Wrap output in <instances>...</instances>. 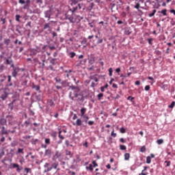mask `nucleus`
<instances>
[{"mask_svg":"<svg viewBox=\"0 0 175 175\" xmlns=\"http://www.w3.org/2000/svg\"><path fill=\"white\" fill-rule=\"evenodd\" d=\"M41 61L42 63L40 62V61H39V58L38 57H35L34 59H33V62L35 64V65H36L37 64H39L40 68L43 69V68H44V62H46V59H42Z\"/></svg>","mask_w":175,"mask_h":175,"instance_id":"nucleus-1","label":"nucleus"},{"mask_svg":"<svg viewBox=\"0 0 175 175\" xmlns=\"http://www.w3.org/2000/svg\"><path fill=\"white\" fill-rule=\"evenodd\" d=\"M57 167H58V162H55L53 163L51 166L50 167L46 168L44 172L45 173H47L49 172H51V170H53V169H57Z\"/></svg>","mask_w":175,"mask_h":175,"instance_id":"nucleus-2","label":"nucleus"},{"mask_svg":"<svg viewBox=\"0 0 175 175\" xmlns=\"http://www.w3.org/2000/svg\"><path fill=\"white\" fill-rule=\"evenodd\" d=\"M6 65H11V68H14V64H13V60L12 59V57H8L5 60Z\"/></svg>","mask_w":175,"mask_h":175,"instance_id":"nucleus-3","label":"nucleus"},{"mask_svg":"<svg viewBox=\"0 0 175 175\" xmlns=\"http://www.w3.org/2000/svg\"><path fill=\"white\" fill-rule=\"evenodd\" d=\"M11 165L12 166V169L16 168V172L18 173H20V172H21V170H23V167H20V165L17 163H12Z\"/></svg>","mask_w":175,"mask_h":175,"instance_id":"nucleus-4","label":"nucleus"},{"mask_svg":"<svg viewBox=\"0 0 175 175\" xmlns=\"http://www.w3.org/2000/svg\"><path fill=\"white\" fill-rule=\"evenodd\" d=\"M8 96L9 93H8L6 90H4L3 94L1 95L0 98L2 99V100H5Z\"/></svg>","mask_w":175,"mask_h":175,"instance_id":"nucleus-5","label":"nucleus"},{"mask_svg":"<svg viewBox=\"0 0 175 175\" xmlns=\"http://www.w3.org/2000/svg\"><path fill=\"white\" fill-rule=\"evenodd\" d=\"M20 72V68H13V72L12 73V75L13 77H17V75Z\"/></svg>","mask_w":175,"mask_h":175,"instance_id":"nucleus-6","label":"nucleus"},{"mask_svg":"<svg viewBox=\"0 0 175 175\" xmlns=\"http://www.w3.org/2000/svg\"><path fill=\"white\" fill-rule=\"evenodd\" d=\"M77 9H81V4H77V5L74 6L72 9H70V10L72 11V13H75V10H77Z\"/></svg>","mask_w":175,"mask_h":175,"instance_id":"nucleus-7","label":"nucleus"},{"mask_svg":"<svg viewBox=\"0 0 175 175\" xmlns=\"http://www.w3.org/2000/svg\"><path fill=\"white\" fill-rule=\"evenodd\" d=\"M48 106H50V107H54L55 106V103H54V100L53 99H49L47 101Z\"/></svg>","mask_w":175,"mask_h":175,"instance_id":"nucleus-8","label":"nucleus"},{"mask_svg":"<svg viewBox=\"0 0 175 175\" xmlns=\"http://www.w3.org/2000/svg\"><path fill=\"white\" fill-rule=\"evenodd\" d=\"M51 154H53V152H51V149H46L45 150L44 155L46 157H49L50 158V157H51Z\"/></svg>","mask_w":175,"mask_h":175,"instance_id":"nucleus-9","label":"nucleus"},{"mask_svg":"<svg viewBox=\"0 0 175 175\" xmlns=\"http://www.w3.org/2000/svg\"><path fill=\"white\" fill-rule=\"evenodd\" d=\"M31 88L36 90V91H40V86L39 85H36L35 83H32Z\"/></svg>","mask_w":175,"mask_h":175,"instance_id":"nucleus-10","label":"nucleus"},{"mask_svg":"<svg viewBox=\"0 0 175 175\" xmlns=\"http://www.w3.org/2000/svg\"><path fill=\"white\" fill-rule=\"evenodd\" d=\"M87 112V108H82L81 109V117H84L85 116V113Z\"/></svg>","mask_w":175,"mask_h":175,"instance_id":"nucleus-11","label":"nucleus"},{"mask_svg":"<svg viewBox=\"0 0 175 175\" xmlns=\"http://www.w3.org/2000/svg\"><path fill=\"white\" fill-rule=\"evenodd\" d=\"M9 133L8 132V130L5 128V126H2L1 129V135H8Z\"/></svg>","mask_w":175,"mask_h":175,"instance_id":"nucleus-12","label":"nucleus"},{"mask_svg":"<svg viewBox=\"0 0 175 175\" xmlns=\"http://www.w3.org/2000/svg\"><path fill=\"white\" fill-rule=\"evenodd\" d=\"M59 131V139H61V140H64L65 139V137H64V135H61L62 133V131L61 130V129H58Z\"/></svg>","mask_w":175,"mask_h":175,"instance_id":"nucleus-13","label":"nucleus"},{"mask_svg":"<svg viewBox=\"0 0 175 175\" xmlns=\"http://www.w3.org/2000/svg\"><path fill=\"white\" fill-rule=\"evenodd\" d=\"M82 124H83V121H81L80 119H77L76 124H73V125H77V126H81Z\"/></svg>","mask_w":175,"mask_h":175,"instance_id":"nucleus-14","label":"nucleus"},{"mask_svg":"<svg viewBox=\"0 0 175 175\" xmlns=\"http://www.w3.org/2000/svg\"><path fill=\"white\" fill-rule=\"evenodd\" d=\"M130 158H131V154L129 153L124 154V160L125 161H129Z\"/></svg>","mask_w":175,"mask_h":175,"instance_id":"nucleus-15","label":"nucleus"},{"mask_svg":"<svg viewBox=\"0 0 175 175\" xmlns=\"http://www.w3.org/2000/svg\"><path fill=\"white\" fill-rule=\"evenodd\" d=\"M81 96V95L79 93H74V96L71 97L72 100H75V98H78Z\"/></svg>","mask_w":175,"mask_h":175,"instance_id":"nucleus-16","label":"nucleus"},{"mask_svg":"<svg viewBox=\"0 0 175 175\" xmlns=\"http://www.w3.org/2000/svg\"><path fill=\"white\" fill-rule=\"evenodd\" d=\"M6 119L1 118L0 119L1 125H6Z\"/></svg>","mask_w":175,"mask_h":175,"instance_id":"nucleus-17","label":"nucleus"},{"mask_svg":"<svg viewBox=\"0 0 175 175\" xmlns=\"http://www.w3.org/2000/svg\"><path fill=\"white\" fill-rule=\"evenodd\" d=\"M86 170H90L92 172L94 170V167H92V165L90 164L89 166H86Z\"/></svg>","mask_w":175,"mask_h":175,"instance_id":"nucleus-18","label":"nucleus"},{"mask_svg":"<svg viewBox=\"0 0 175 175\" xmlns=\"http://www.w3.org/2000/svg\"><path fill=\"white\" fill-rule=\"evenodd\" d=\"M78 2L79 1L77 0H71L70 5H71V6H75V5H77Z\"/></svg>","mask_w":175,"mask_h":175,"instance_id":"nucleus-19","label":"nucleus"},{"mask_svg":"<svg viewBox=\"0 0 175 175\" xmlns=\"http://www.w3.org/2000/svg\"><path fill=\"white\" fill-rule=\"evenodd\" d=\"M62 155V154L61 152H59V151H56L55 154V157L56 158H60V157Z\"/></svg>","mask_w":175,"mask_h":175,"instance_id":"nucleus-20","label":"nucleus"},{"mask_svg":"<svg viewBox=\"0 0 175 175\" xmlns=\"http://www.w3.org/2000/svg\"><path fill=\"white\" fill-rule=\"evenodd\" d=\"M166 12H167V10L165 9L161 11H159V13H161L163 16H167V14L166 13Z\"/></svg>","mask_w":175,"mask_h":175,"instance_id":"nucleus-21","label":"nucleus"},{"mask_svg":"<svg viewBox=\"0 0 175 175\" xmlns=\"http://www.w3.org/2000/svg\"><path fill=\"white\" fill-rule=\"evenodd\" d=\"M25 172H26V174H28V173H32V170H31V168L25 167Z\"/></svg>","mask_w":175,"mask_h":175,"instance_id":"nucleus-22","label":"nucleus"},{"mask_svg":"<svg viewBox=\"0 0 175 175\" xmlns=\"http://www.w3.org/2000/svg\"><path fill=\"white\" fill-rule=\"evenodd\" d=\"M16 154H24V148H18Z\"/></svg>","mask_w":175,"mask_h":175,"instance_id":"nucleus-23","label":"nucleus"},{"mask_svg":"<svg viewBox=\"0 0 175 175\" xmlns=\"http://www.w3.org/2000/svg\"><path fill=\"white\" fill-rule=\"evenodd\" d=\"M68 20H69L70 23H76V19L75 18H73V16L70 17Z\"/></svg>","mask_w":175,"mask_h":175,"instance_id":"nucleus-24","label":"nucleus"},{"mask_svg":"<svg viewBox=\"0 0 175 175\" xmlns=\"http://www.w3.org/2000/svg\"><path fill=\"white\" fill-rule=\"evenodd\" d=\"M155 13H157V10H153L152 13H150L148 14L149 17H152L155 16Z\"/></svg>","mask_w":175,"mask_h":175,"instance_id":"nucleus-25","label":"nucleus"},{"mask_svg":"<svg viewBox=\"0 0 175 175\" xmlns=\"http://www.w3.org/2000/svg\"><path fill=\"white\" fill-rule=\"evenodd\" d=\"M4 44H6V46H9V44H10V39L4 40Z\"/></svg>","mask_w":175,"mask_h":175,"instance_id":"nucleus-26","label":"nucleus"},{"mask_svg":"<svg viewBox=\"0 0 175 175\" xmlns=\"http://www.w3.org/2000/svg\"><path fill=\"white\" fill-rule=\"evenodd\" d=\"M97 98L98 99V100H100L102 99V98H103V93H100L97 95Z\"/></svg>","mask_w":175,"mask_h":175,"instance_id":"nucleus-27","label":"nucleus"},{"mask_svg":"<svg viewBox=\"0 0 175 175\" xmlns=\"http://www.w3.org/2000/svg\"><path fill=\"white\" fill-rule=\"evenodd\" d=\"M82 118H85V122H88V120H90V117L88 116V115H84Z\"/></svg>","mask_w":175,"mask_h":175,"instance_id":"nucleus-28","label":"nucleus"},{"mask_svg":"<svg viewBox=\"0 0 175 175\" xmlns=\"http://www.w3.org/2000/svg\"><path fill=\"white\" fill-rule=\"evenodd\" d=\"M157 143L159 145L163 144V139H157Z\"/></svg>","mask_w":175,"mask_h":175,"instance_id":"nucleus-29","label":"nucleus"},{"mask_svg":"<svg viewBox=\"0 0 175 175\" xmlns=\"http://www.w3.org/2000/svg\"><path fill=\"white\" fill-rule=\"evenodd\" d=\"M146 163H148V164L151 163V157L148 156L146 157Z\"/></svg>","mask_w":175,"mask_h":175,"instance_id":"nucleus-30","label":"nucleus"},{"mask_svg":"<svg viewBox=\"0 0 175 175\" xmlns=\"http://www.w3.org/2000/svg\"><path fill=\"white\" fill-rule=\"evenodd\" d=\"M50 143H51L50 138H46L45 139V144H46L47 146H49V144H50Z\"/></svg>","mask_w":175,"mask_h":175,"instance_id":"nucleus-31","label":"nucleus"},{"mask_svg":"<svg viewBox=\"0 0 175 175\" xmlns=\"http://www.w3.org/2000/svg\"><path fill=\"white\" fill-rule=\"evenodd\" d=\"M116 9H117V8L116 7V4L113 3L111 8V12H114Z\"/></svg>","mask_w":175,"mask_h":175,"instance_id":"nucleus-32","label":"nucleus"},{"mask_svg":"<svg viewBox=\"0 0 175 175\" xmlns=\"http://www.w3.org/2000/svg\"><path fill=\"white\" fill-rule=\"evenodd\" d=\"M5 156V151L1 150L0 152V159H2V158Z\"/></svg>","mask_w":175,"mask_h":175,"instance_id":"nucleus-33","label":"nucleus"},{"mask_svg":"<svg viewBox=\"0 0 175 175\" xmlns=\"http://www.w3.org/2000/svg\"><path fill=\"white\" fill-rule=\"evenodd\" d=\"M120 133H125L126 132V130H125V129L124 127H121L120 129Z\"/></svg>","mask_w":175,"mask_h":175,"instance_id":"nucleus-34","label":"nucleus"},{"mask_svg":"<svg viewBox=\"0 0 175 175\" xmlns=\"http://www.w3.org/2000/svg\"><path fill=\"white\" fill-rule=\"evenodd\" d=\"M75 56H76V53H75V52L70 53V58H75Z\"/></svg>","mask_w":175,"mask_h":175,"instance_id":"nucleus-35","label":"nucleus"},{"mask_svg":"<svg viewBox=\"0 0 175 175\" xmlns=\"http://www.w3.org/2000/svg\"><path fill=\"white\" fill-rule=\"evenodd\" d=\"M174 105H175V102L174 101H172L171 105L168 106V107L170 109H173V107H174Z\"/></svg>","mask_w":175,"mask_h":175,"instance_id":"nucleus-36","label":"nucleus"},{"mask_svg":"<svg viewBox=\"0 0 175 175\" xmlns=\"http://www.w3.org/2000/svg\"><path fill=\"white\" fill-rule=\"evenodd\" d=\"M120 148L122 150H126V146H125V145H120Z\"/></svg>","mask_w":175,"mask_h":175,"instance_id":"nucleus-37","label":"nucleus"},{"mask_svg":"<svg viewBox=\"0 0 175 175\" xmlns=\"http://www.w3.org/2000/svg\"><path fill=\"white\" fill-rule=\"evenodd\" d=\"M109 76H110V77H111V76H113V68H110L109 69Z\"/></svg>","mask_w":175,"mask_h":175,"instance_id":"nucleus-38","label":"nucleus"},{"mask_svg":"<svg viewBox=\"0 0 175 175\" xmlns=\"http://www.w3.org/2000/svg\"><path fill=\"white\" fill-rule=\"evenodd\" d=\"M111 135L112 136V137H117V133H114V129H113Z\"/></svg>","mask_w":175,"mask_h":175,"instance_id":"nucleus-39","label":"nucleus"},{"mask_svg":"<svg viewBox=\"0 0 175 175\" xmlns=\"http://www.w3.org/2000/svg\"><path fill=\"white\" fill-rule=\"evenodd\" d=\"M140 152H146V146H142L141 148H140Z\"/></svg>","mask_w":175,"mask_h":175,"instance_id":"nucleus-40","label":"nucleus"},{"mask_svg":"<svg viewBox=\"0 0 175 175\" xmlns=\"http://www.w3.org/2000/svg\"><path fill=\"white\" fill-rule=\"evenodd\" d=\"M47 28H50V23H46L44 26V29H47Z\"/></svg>","mask_w":175,"mask_h":175,"instance_id":"nucleus-41","label":"nucleus"},{"mask_svg":"<svg viewBox=\"0 0 175 175\" xmlns=\"http://www.w3.org/2000/svg\"><path fill=\"white\" fill-rule=\"evenodd\" d=\"M47 69L49 70H52V71L55 70V69H54V67H53V66H51V65L49 66Z\"/></svg>","mask_w":175,"mask_h":175,"instance_id":"nucleus-42","label":"nucleus"},{"mask_svg":"<svg viewBox=\"0 0 175 175\" xmlns=\"http://www.w3.org/2000/svg\"><path fill=\"white\" fill-rule=\"evenodd\" d=\"M24 125L26 126V128H28V126H29V121H25L24 122Z\"/></svg>","mask_w":175,"mask_h":175,"instance_id":"nucleus-43","label":"nucleus"},{"mask_svg":"<svg viewBox=\"0 0 175 175\" xmlns=\"http://www.w3.org/2000/svg\"><path fill=\"white\" fill-rule=\"evenodd\" d=\"M133 99H135L134 97H132L131 96H129L128 98H127V100H131V102H133Z\"/></svg>","mask_w":175,"mask_h":175,"instance_id":"nucleus-44","label":"nucleus"},{"mask_svg":"<svg viewBox=\"0 0 175 175\" xmlns=\"http://www.w3.org/2000/svg\"><path fill=\"white\" fill-rule=\"evenodd\" d=\"M92 164H93V167H96V166H98V163H96V161H93Z\"/></svg>","mask_w":175,"mask_h":175,"instance_id":"nucleus-45","label":"nucleus"},{"mask_svg":"<svg viewBox=\"0 0 175 175\" xmlns=\"http://www.w3.org/2000/svg\"><path fill=\"white\" fill-rule=\"evenodd\" d=\"M72 16L68 14H66V16H65V20H69V18H70Z\"/></svg>","mask_w":175,"mask_h":175,"instance_id":"nucleus-46","label":"nucleus"},{"mask_svg":"<svg viewBox=\"0 0 175 175\" xmlns=\"http://www.w3.org/2000/svg\"><path fill=\"white\" fill-rule=\"evenodd\" d=\"M21 18V16L20 15H16V21H20V18Z\"/></svg>","mask_w":175,"mask_h":175,"instance_id":"nucleus-47","label":"nucleus"},{"mask_svg":"<svg viewBox=\"0 0 175 175\" xmlns=\"http://www.w3.org/2000/svg\"><path fill=\"white\" fill-rule=\"evenodd\" d=\"M165 163H167L165 167H168V166H170L171 162H170V161H165Z\"/></svg>","mask_w":175,"mask_h":175,"instance_id":"nucleus-48","label":"nucleus"},{"mask_svg":"<svg viewBox=\"0 0 175 175\" xmlns=\"http://www.w3.org/2000/svg\"><path fill=\"white\" fill-rule=\"evenodd\" d=\"M100 43H103V39H98L97 41V44H100Z\"/></svg>","mask_w":175,"mask_h":175,"instance_id":"nucleus-49","label":"nucleus"},{"mask_svg":"<svg viewBox=\"0 0 175 175\" xmlns=\"http://www.w3.org/2000/svg\"><path fill=\"white\" fill-rule=\"evenodd\" d=\"M31 24L32 23L29 21L27 23L26 27H29L30 28H31L32 27Z\"/></svg>","mask_w":175,"mask_h":175,"instance_id":"nucleus-50","label":"nucleus"},{"mask_svg":"<svg viewBox=\"0 0 175 175\" xmlns=\"http://www.w3.org/2000/svg\"><path fill=\"white\" fill-rule=\"evenodd\" d=\"M70 90H77V87L75 86V85H71L70 86Z\"/></svg>","mask_w":175,"mask_h":175,"instance_id":"nucleus-51","label":"nucleus"},{"mask_svg":"<svg viewBox=\"0 0 175 175\" xmlns=\"http://www.w3.org/2000/svg\"><path fill=\"white\" fill-rule=\"evenodd\" d=\"M31 53H33L34 55H36V54H38V51H36V49H32Z\"/></svg>","mask_w":175,"mask_h":175,"instance_id":"nucleus-52","label":"nucleus"},{"mask_svg":"<svg viewBox=\"0 0 175 175\" xmlns=\"http://www.w3.org/2000/svg\"><path fill=\"white\" fill-rule=\"evenodd\" d=\"M1 21H2V24H5L6 23V18H1Z\"/></svg>","mask_w":175,"mask_h":175,"instance_id":"nucleus-53","label":"nucleus"},{"mask_svg":"<svg viewBox=\"0 0 175 175\" xmlns=\"http://www.w3.org/2000/svg\"><path fill=\"white\" fill-rule=\"evenodd\" d=\"M66 155L72 156V152H70V151H69V150H66Z\"/></svg>","mask_w":175,"mask_h":175,"instance_id":"nucleus-54","label":"nucleus"},{"mask_svg":"<svg viewBox=\"0 0 175 175\" xmlns=\"http://www.w3.org/2000/svg\"><path fill=\"white\" fill-rule=\"evenodd\" d=\"M49 166H50V164L49 163H45L44 167H46V169H49V167H50Z\"/></svg>","mask_w":175,"mask_h":175,"instance_id":"nucleus-55","label":"nucleus"},{"mask_svg":"<svg viewBox=\"0 0 175 175\" xmlns=\"http://www.w3.org/2000/svg\"><path fill=\"white\" fill-rule=\"evenodd\" d=\"M139 8H140V3H137L136 5H135V9H139Z\"/></svg>","mask_w":175,"mask_h":175,"instance_id":"nucleus-56","label":"nucleus"},{"mask_svg":"<svg viewBox=\"0 0 175 175\" xmlns=\"http://www.w3.org/2000/svg\"><path fill=\"white\" fill-rule=\"evenodd\" d=\"M88 125H94V121H92V120H90L88 122Z\"/></svg>","mask_w":175,"mask_h":175,"instance_id":"nucleus-57","label":"nucleus"},{"mask_svg":"<svg viewBox=\"0 0 175 175\" xmlns=\"http://www.w3.org/2000/svg\"><path fill=\"white\" fill-rule=\"evenodd\" d=\"M152 38H149V39H148V43H149V44H152Z\"/></svg>","mask_w":175,"mask_h":175,"instance_id":"nucleus-58","label":"nucleus"},{"mask_svg":"<svg viewBox=\"0 0 175 175\" xmlns=\"http://www.w3.org/2000/svg\"><path fill=\"white\" fill-rule=\"evenodd\" d=\"M145 91H150V85L145 86Z\"/></svg>","mask_w":175,"mask_h":175,"instance_id":"nucleus-59","label":"nucleus"},{"mask_svg":"<svg viewBox=\"0 0 175 175\" xmlns=\"http://www.w3.org/2000/svg\"><path fill=\"white\" fill-rule=\"evenodd\" d=\"M51 64H52V65H55V59H53L51 60Z\"/></svg>","mask_w":175,"mask_h":175,"instance_id":"nucleus-60","label":"nucleus"},{"mask_svg":"<svg viewBox=\"0 0 175 175\" xmlns=\"http://www.w3.org/2000/svg\"><path fill=\"white\" fill-rule=\"evenodd\" d=\"M18 3H21V5H24V3H25V1H24V0H19Z\"/></svg>","mask_w":175,"mask_h":175,"instance_id":"nucleus-61","label":"nucleus"},{"mask_svg":"<svg viewBox=\"0 0 175 175\" xmlns=\"http://www.w3.org/2000/svg\"><path fill=\"white\" fill-rule=\"evenodd\" d=\"M112 88H118V85L117 84H116V83H113L112 84Z\"/></svg>","mask_w":175,"mask_h":175,"instance_id":"nucleus-62","label":"nucleus"},{"mask_svg":"<svg viewBox=\"0 0 175 175\" xmlns=\"http://www.w3.org/2000/svg\"><path fill=\"white\" fill-rule=\"evenodd\" d=\"M42 148H47V144H42L41 145Z\"/></svg>","mask_w":175,"mask_h":175,"instance_id":"nucleus-63","label":"nucleus"},{"mask_svg":"<svg viewBox=\"0 0 175 175\" xmlns=\"http://www.w3.org/2000/svg\"><path fill=\"white\" fill-rule=\"evenodd\" d=\"M70 73H72V70H70L68 71V72L67 73V75H66L67 77H69V76H70Z\"/></svg>","mask_w":175,"mask_h":175,"instance_id":"nucleus-64","label":"nucleus"}]
</instances>
